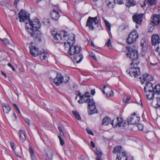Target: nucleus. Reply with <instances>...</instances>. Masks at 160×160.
Masks as SVG:
<instances>
[{
	"label": "nucleus",
	"mask_w": 160,
	"mask_h": 160,
	"mask_svg": "<svg viewBox=\"0 0 160 160\" xmlns=\"http://www.w3.org/2000/svg\"><path fill=\"white\" fill-rule=\"evenodd\" d=\"M43 22L45 25H50L51 23V22L49 19H44Z\"/></svg>",
	"instance_id": "nucleus-35"
},
{
	"label": "nucleus",
	"mask_w": 160,
	"mask_h": 160,
	"mask_svg": "<svg viewBox=\"0 0 160 160\" xmlns=\"http://www.w3.org/2000/svg\"><path fill=\"white\" fill-rule=\"evenodd\" d=\"M147 3L150 6H155L157 3V0H146Z\"/></svg>",
	"instance_id": "nucleus-28"
},
{
	"label": "nucleus",
	"mask_w": 160,
	"mask_h": 160,
	"mask_svg": "<svg viewBox=\"0 0 160 160\" xmlns=\"http://www.w3.org/2000/svg\"><path fill=\"white\" fill-rule=\"evenodd\" d=\"M105 3L107 6L111 8H113L115 3L114 0H106Z\"/></svg>",
	"instance_id": "nucleus-22"
},
{
	"label": "nucleus",
	"mask_w": 160,
	"mask_h": 160,
	"mask_svg": "<svg viewBox=\"0 0 160 160\" xmlns=\"http://www.w3.org/2000/svg\"><path fill=\"white\" fill-rule=\"evenodd\" d=\"M86 130L87 131V133L90 134V135H91L92 136H93L94 135V134L93 133V132H92V131L90 129L88 128H87L86 129Z\"/></svg>",
	"instance_id": "nucleus-39"
},
{
	"label": "nucleus",
	"mask_w": 160,
	"mask_h": 160,
	"mask_svg": "<svg viewBox=\"0 0 160 160\" xmlns=\"http://www.w3.org/2000/svg\"><path fill=\"white\" fill-rule=\"evenodd\" d=\"M91 42H89V44L90 46L93 47H95V48H97V47H96L94 44L93 42L92 41H90Z\"/></svg>",
	"instance_id": "nucleus-50"
},
{
	"label": "nucleus",
	"mask_w": 160,
	"mask_h": 160,
	"mask_svg": "<svg viewBox=\"0 0 160 160\" xmlns=\"http://www.w3.org/2000/svg\"><path fill=\"white\" fill-rule=\"evenodd\" d=\"M1 73L4 76V77H5V78H6L7 77V76L6 75V74L4 72H3L2 71H1Z\"/></svg>",
	"instance_id": "nucleus-58"
},
{
	"label": "nucleus",
	"mask_w": 160,
	"mask_h": 160,
	"mask_svg": "<svg viewBox=\"0 0 160 160\" xmlns=\"http://www.w3.org/2000/svg\"><path fill=\"white\" fill-rule=\"evenodd\" d=\"M61 12L60 10L54 9L50 12V15L52 19L57 21L60 17V13Z\"/></svg>",
	"instance_id": "nucleus-13"
},
{
	"label": "nucleus",
	"mask_w": 160,
	"mask_h": 160,
	"mask_svg": "<svg viewBox=\"0 0 160 160\" xmlns=\"http://www.w3.org/2000/svg\"><path fill=\"white\" fill-rule=\"evenodd\" d=\"M130 98V96H125L124 97L123 99V102L125 103H127L128 102Z\"/></svg>",
	"instance_id": "nucleus-34"
},
{
	"label": "nucleus",
	"mask_w": 160,
	"mask_h": 160,
	"mask_svg": "<svg viewBox=\"0 0 160 160\" xmlns=\"http://www.w3.org/2000/svg\"><path fill=\"white\" fill-rule=\"evenodd\" d=\"M143 17V14L142 13L136 14L133 16L132 17L133 20L136 23V27L137 28H138V26L141 24Z\"/></svg>",
	"instance_id": "nucleus-11"
},
{
	"label": "nucleus",
	"mask_w": 160,
	"mask_h": 160,
	"mask_svg": "<svg viewBox=\"0 0 160 160\" xmlns=\"http://www.w3.org/2000/svg\"><path fill=\"white\" fill-rule=\"evenodd\" d=\"M39 55V57L41 59L44 60L45 59L47 58V53L44 51H43L42 52H41Z\"/></svg>",
	"instance_id": "nucleus-27"
},
{
	"label": "nucleus",
	"mask_w": 160,
	"mask_h": 160,
	"mask_svg": "<svg viewBox=\"0 0 160 160\" xmlns=\"http://www.w3.org/2000/svg\"><path fill=\"white\" fill-rule=\"evenodd\" d=\"M138 38V34L135 30H132L129 33L126 40H137Z\"/></svg>",
	"instance_id": "nucleus-14"
},
{
	"label": "nucleus",
	"mask_w": 160,
	"mask_h": 160,
	"mask_svg": "<svg viewBox=\"0 0 160 160\" xmlns=\"http://www.w3.org/2000/svg\"><path fill=\"white\" fill-rule=\"evenodd\" d=\"M58 138H59L61 145L62 146H63L64 144L63 141L62 139L60 136H58Z\"/></svg>",
	"instance_id": "nucleus-41"
},
{
	"label": "nucleus",
	"mask_w": 160,
	"mask_h": 160,
	"mask_svg": "<svg viewBox=\"0 0 160 160\" xmlns=\"http://www.w3.org/2000/svg\"><path fill=\"white\" fill-rule=\"evenodd\" d=\"M19 1V0H15L14 2V5L16 6H17Z\"/></svg>",
	"instance_id": "nucleus-49"
},
{
	"label": "nucleus",
	"mask_w": 160,
	"mask_h": 160,
	"mask_svg": "<svg viewBox=\"0 0 160 160\" xmlns=\"http://www.w3.org/2000/svg\"><path fill=\"white\" fill-rule=\"evenodd\" d=\"M29 151L32 160H37V158L34 154L32 148L31 146H29Z\"/></svg>",
	"instance_id": "nucleus-26"
},
{
	"label": "nucleus",
	"mask_w": 160,
	"mask_h": 160,
	"mask_svg": "<svg viewBox=\"0 0 160 160\" xmlns=\"http://www.w3.org/2000/svg\"><path fill=\"white\" fill-rule=\"evenodd\" d=\"M126 49L128 51L126 54L127 57L133 62L137 61L138 57V53L137 50L132 48L128 47H126Z\"/></svg>",
	"instance_id": "nucleus-8"
},
{
	"label": "nucleus",
	"mask_w": 160,
	"mask_h": 160,
	"mask_svg": "<svg viewBox=\"0 0 160 160\" xmlns=\"http://www.w3.org/2000/svg\"><path fill=\"white\" fill-rule=\"evenodd\" d=\"M82 1V0H75L74 1L75 2H80V1Z\"/></svg>",
	"instance_id": "nucleus-61"
},
{
	"label": "nucleus",
	"mask_w": 160,
	"mask_h": 160,
	"mask_svg": "<svg viewBox=\"0 0 160 160\" xmlns=\"http://www.w3.org/2000/svg\"><path fill=\"white\" fill-rule=\"evenodd\" d=\"M52 75L54 74L56 75V78L53 79V82L57 86H58L62 83H66L67 82L69 78L68 76H63L60 73H58L55 72H52Z\"/></svg>",
	"instance_id": "nucleus-6"
},
{
	"label": "nucleus",
	"mask_w": 160,
	"mask_h": 160,
	"mask_svg": "<svg viewBox=\"0 0 160 160\" xmlns=\"http://www.w3.org/2000/svg\"><path fill=\"white\" fill-rule=\"evenodd\" d=\"M115 2L119 4H122L123 3V0H114Z\"/></svg>",
	"instance_id": "nucleus-44"
},
{
	"label": "nucleus",
	"mask_w": 160,
	"mask_h": 160,
	"mask_svg": "<svg viewBox=\"0 0 160 160\" xmlns=\"http://www.w3.org/2000/svg\"><path fill=\"white\" fill-rule=\"evenodd\" d=\"M109 124H111L114 128L125 127L128 124V123L126 122L121 118H117L113 119L112 121H111V119L108 117H106L102 119V125H108Z\"/></svg>",
	"instance_id": "nucleus-5"
},
{
	"label": "nucleus",
	"mask_w": 160,
	"mask_h": 160,
	"mask_svg": "<svg viewBox=\"0 0 160 160\" xmlns=\"http://www.w3.org/2000/svg\"><path fill=\"white\" fill-rule=\"evenodd\" d=\"M99 21L98 19V17H89L87 20L86 26L88 27L89 29L93 30L95 28L93 24L96 27H98L99 26Z\"/></svg>",
	"instance_id": "nucleus-7"
},
{
	"label": "nucleus",
	"mask_w": 160,
	"mask_h": 160,
	"mask_svg": "<svg viewBox=\"0 0 160 160\" xmlns=\"http://www.w3.org/2000/svg\"><path fill=\"white\" fill-rule=\"evenodd\" d=\"M25 122H27L28 125L30 124V121L29 120L28 118H26L25 120Z\"/></svg>",
	"instance_id": "nucleus-54"
},
{
	"label": "nucleus",
	"mask_w": 160,
	"mask_h": 160,
	"mask_svg": "<svg viewBox=\"0 0 160 160\" xmlns=\"http://www.w3.org/2000/svg\"><path fill=\"white\" fill-rule=\"evenodd\" d=\"M106 95L108 97L112 96L113 95V92L112 90H110V92H107L106 93Z\"/></svg>",
	"instance_id": "nucleus-38"
},
{
	"label": "nucleus",
	"mask_w": 160,
	"mask_h": 160,
	"mask_svg": "<svg viewBox=\"0 0 160 160\" xmlns=\"http://www.w3.org/2000/svg\"><path fill=\"white\" fill-rule=\"evenodd\" d=\"M75 41H66L64 42L65 47L69 48L68 53L70 55H75L73 58V61L77 63L80 62L83 58L82 54H79L82 51L81 47L75 45Z\"/></svg>",
	"instance_id": "nucleus-2"
},
{
	"label": "nucleus",
	"mask_w": 160,
	"mask_h": 160,
	"mask_svg": "<svg viewBox=\"0 0 160 160\" xmlns=\"http://www.w3.org/2000/svg\"><path fill=\"white\" fill-rule=\"evenodd\" d=\"M151 22L153 25H158L160 23V18L157 14L154 15L153 16Z\"/></svg>",
	"instance_id": "nucleus-19"
},
{
	"label": "nucleus",
	"mask_w": 160,
	"mask_h": 160,
	"mask_svg": "<svg viewBox=\"0 0 160 160\" xmlns=\"http://www.w3.org/2000/svg\"><path fill=\"white\" fill-rule=\"evenodd\" d=\"M140 5L142 8L146 6V0H145L143 2L140 3Z\"/></svg>",
	"instance_id": "nucleus-43"
},
{
	"label": "nucleus",
	"mask_w": 160,
	"mask_h": 160,
	"mask_svg": "<svg viewBox=\"0 0 160 160\" xmlns=\"http://www.w3.org/2000/svg\"><path fill=\"white\" fill-rule=\"evenodd\" d=\"M2 43L5 45H7L8 44V41H1Z\"/></svg>",
	"instance_id": "nucleus-45"
},
{
	"label": "nucleus",
	"mask_w": 160,
	"mask_h": 160,
	"mask_svg": "<svg viewBox=\"0 0 160 160\" xmlns=\"http://www.w3.org/2000/svg\"><path fill=\"white\" fill-rule=\"evenodd\" d=\"M75 99L76 100L79 99L78 100V102L79 103H82L85 102L88 104L89 114L92 115L97 112L94 102L92 99L91 98L88 92L85 93L83 95H82L79 93Z\"/></svg>",
	"instance_id": "nucleus-3"
},
{
	"label": "nucleus",
	"mask_w": 160,
	"mask_h": 160,
	"mask_svg": "<svg viewBox=\"0 0 160 160\" xmlns=\"http://www.w3.org/2000/svg\"><path fill=\"white\" fill-rule=\"evenodd\" d=\"M158 58L160 60V53L159 54L158 56Z\"/></svg>",
	"instance_id": "nucleus-63"
},
{
	"label": "nucleus",
	"mask_w": 160,
	"mask_h": 160,
	"mask_svg": "<svg viewBox=\"0 0 160 160\" xmlns=\"http://www.w3.org/2000/svg\"><path fill=\"white\" fill-rule=\"evenodd\" d=\"M64 152H65V154H66V155H68V152H67V150H65L64 151Z\"/></svg>",
	"instance_id": "nucleus-62"
},
{
	"label": "nucleus",
	"mask_w": 160,
	"mask_h": 160,
	"mask_svg": "<svg viewBox=\"0 0 160 160\" xmlns=\"http://www.w3.org/2000/svg\"><path fill=\"white\" fill-rule=\"evenodd\" d=\"M137 127L139 130H142L143 128V125L139 123L137 125Z\"/></svg>",
	"instance_id": "nucleus-37"
},
{
	"label": "nucleus",
	"mask_w": 160,
	"mask_h": 160,
	"mask_svg": "<svg viewBox=\"0 0 160 160\" xmlns=\"http://www.w3.org/2000/svg\"><path fill=\"white\" fill-rule=\"evenodd\" d=\"M151 40H160L159 36L158 34H153Z\"/></svg>",
	"instance_id": "nucleus-32"
},
{
	"label": "nucleus",
	"mask_w": 160,
	"mask_h": 160,
	"mask_svg": "<svg viewBox=\"0 0 160 160\" xmlns=\"http://www.w3.org/2000/svg\"><path fill=\"white\" fill-rule=\"evenodd\" d=\"M141 46L142 50L143 52H146L148 48V43L145 41H141Z\"/></svg>",
	"instance_id": "nucleus-25"
},
{
	"label": "nucleus",
	"mask_w": 160,
	"mask_h": 160,
	"mask_svg": "<svg viewBox=\"0 0 160 160\" xmlns=\"http://www.w3.org/2000/svg\"><path fill=\"white\" fill-rule=\"evenodd\" d=\"M18 135L20 141L22 142H24L26 139V131L23 129L19 130Z\"/></svg>",
	"instance_id": "nucleus-16"
},
{
	"label": "nucleus",
	"mask_w": 160,
	"mask_h": 160,
	"mask_svg": "<svg viewBox=\"0 0 160 160\" xmlns=\"http://www.w3.org/2000/svg\"><path fill=\"white\" fill-rule=\"evenodd\" d=\"M154 92L153 91H146L145 92V95L146 96L147 98L149 100H151L154 97Z\"/></svg>",
	"instance_id": "nucleus-23"
},
{
	"label": "nucleus",
	"mask_w": 160,
	"mask_h": 160,
	"mask_svg": "<svg viewBox=\"0 0 160 160\" xmlns=\"http://www.w3.org/2000/svg\"><path fill=\"white\" fill-rule=\"evenodd\" d=\"M13 106H14V107L16 108V110L19 112H20V110H19V109L18 108V106H17V105L16 104H13Z\"/></svg>",
	"instance_id": "nucleus-52"
},
{
	"label": "nucleus",
	"mask_w": 160,
	"mask_h": 160,
	"mask_svg": "<svg viewBox=\"0 0 160 160\" xmlns=\"http://www.w3.org/2000/svg\"><path fill=\"white\" fill-rule=\"evenodd\" d=\"M41 41H35L34 42V45H32L30 47V53L32 56L36 57L38 55L41 51H39L38 49L35 46L39 47V45L41 44Z\"/></svg>",
	"instance_id": "nucleus-10"
},
{
	"label": "nucleus",
	"mask_w": 160,
	"mask_h": 160,
	"mask_svg": "<svg viewBox=\"0 0 160 160\" xmlns=\"http://www.w3.org/2000/svg\"><path fill=\"white\" fill-rule=\"evenodd\" d=\"M111 42L110 41H108L106 45H107L108 47H109L111 46Z\"/></svg>",
	"instance_id": "nucleus-53"
},
{
	"label": "nucleus",
	"mask_w": 160,
	"mask_h": 160,
	"mask_svg": "<svg viewBox=\"0 0 160 160\" xmlns=\"http://www.w3.org/2000/svg\"><path fill=\"white\" fill-rule=\"evenodd\" d=\"M77 87V85L73 83L71 86V88L73 89H75Z\"/></svg>",
	"instance_id": "nucleus-48"
},
{
	"label": "nucleus",
	"mask_w": 160,
	"mask_h": 160,
	"mask_svg": "<svg viewBox=\"0 0 160 160\" xmlns=\"http://www.w3.org/2000/svg\"><path fill=\"white\" fill-rule=\"evenodd\" d=\"M122 150V147L120 146H118L115 147L113 149V152L114 153H117V154L118 153L122 152L121 151Z\"/></svg>",
	"instance_id": "nucleus-29"
},
{
	"label": "nucleus",
	"mask_w": 160,
	"mask_h": 160,
	"mask_svg": "<svg viewBox=\"0 0 160 160\" xmlns=\"http://www.w3.org/2000/svg\"><path fill=\"white\" fill-rule=\"evenodd\" d=\"M10 145L11 147H12V149H13V148L14 146V143L13 142H11L10 143Z\"/></svg>",
	"instance_id": "nucleus-57"
},
{
	"label": "nucleus",
	"mask_w": 160,
	"mask_h": 160,
	"mask_svg": "<svg viewBox=\"0 0 160 160\" xmlns=\"http://www.w3.org/2000/svg\"><path fill=\"white\" fill-rule=\"evenodd\" d=\"M72 113L78 120H80L81 119V118L78 112L77 111H72Z\"/></svg>",
	"instance_id": "nucleus-31"
},
{
	"label": "nucleus",
	"mask_w": 160,
	"mask_h": 160,
	"mask_svg": "<svg viewBox=\"0 0 160 160\" xmlns=\"http://www.w3.org/2000/svg\"><path fill=\"white\" fill-rule=\"evenodd\" d=\"M91 93L92 95H94L95 93V90L92 89V90H91Z\"/></svg>",
	"instance_id": "nucleus-56"
},
{
	"label": "nucleus",
	"mask_w": 160,
	"mask_h": 160,
	"mask_svg": "<svg viewBox=\"0 0 160 160\" xmlns=\"http://www.w3.org/2000/svg\"><path fill=\"white\" fill-rule=\"evenodd\" d=\"M51 36L55 40H75V35L73 33L68 34L64 31L62 30L57 32L54 30L51 31Z\"/></svg>",
	"instance_id": "nucleus-4"
},
{
	"label": "nucleus",
	"mask_w": 160,
	"mask_h": 160,
	"mask_svg": "<svg viewBox=\"0 0 160 160\" xmlns=\"http://www.w3.org/2000/svg\"><path fill=\"white\" fill-rule=\"evenodd\" d=\"M60 132V135L61 136H63V135L64 133L62 131L60 132Z\"/></svg>",
	"instance_id": "nucleus-59"
},
{
	"label": "nucleus",
	"mask_w": 160,
	"mask_h": 160,
	"mask_svg": "<svg viewBox=\"0 0 160 160\" xmlns=\"http://www.w3.org/2000/svg\"><path fill=\"white\" fill-rule=\"evenodd\" d=\"M153 80V78L151 75L148 73H145L143 75L142 79L141 81V83L142 84H143L145 82L146 83L150 82Z\"/></svg>",
	"instance_id": "nucleus-15"
},
{
	"label": "nucleus",
	"mask_w": 160,
	"mask_h": 160,
	"mask_svg": "<svg viewBox=\"0 0 160 160\" xmlns=\"http://www.w3.org/2000/svg\"><path fill=\"white\" fill-rule=\"evenodd\" d=\"M152 45L156 46L157 45L159 44L160 46V41H151Z\"/></svg>",
	"instance_id": "nucleus-36"
},
{
	"label": "nucleus",
	"mask_w": 160,
	"mask_h": 160,
	"mask_svg": "<svg viewBox=\"0 0 160 160\" xmlns=\"http://www.w3.org/2000/svg\"><path fill=\"white\" fill-rule=\"evenodd\" d=\"M89 56L92 57L95 60H97V58L95 54L92 52H90L89 53Z\"/></svg>",
	"instance_id": "nucleus-40"
},
{
	"label": "nucleus",
	"mask_w": 160,
	"mask_h": 160,
	"mask_svg": "<svg viewBox=\"0 0 160 160\" xmlns=\"http://www.w3.org/2000/svg\"><path fill=\"white\" fill-rule=\"evenodd\" d=\"M133 41H126V43H127L128 44H132L134 42H133Z\"/></svg>",
	"instance_id": "nucleus-51"
},
{
	"label": "nucleus",
	"mask_w": 160,
	"mask_h": 160,
	"mask_svg": "<svg viewBox=\"0 0 160 160\" xmlns=\"http://www.w3.org/2000/svg\"><path fill=\"white\" fill-rule=\"evenodd\" d=\"M47 156L49 159L52 158V152L49 151L48 153L47 154Z\"/></svg>",
	"instance_id": "nucleus-42"
},
{
	"label": "nucleus",
	"mask_w": 160,
	"mask_h": 160,
	"mask_svg": "<svg viewBox=\"0 0 160 160\" xmlns=\"http://www.w3.org/2000/svg\"><path fill=\"white\" fill-rule=\"evenodd\" d=\"M91 144L92 148H94L95 147V144L92 141H91Z\"/></svg>",
	"instance_id": "nucleus-55"
},
{
	"label": "nucleus",
	"mask_w": 160,
	"mask_h": 160,
	"mask_svg": "<svg viewBox=\"0 0 160 160\" xmlns=\"http://www.w3.org/2000/svg\"><path fill=\"white\" fill-rule=\"evenodd\" d=\"M19 21L25 22L26 30L34 39L41 40L42 34L39 30L41 27V23L39 19L35 18L30 19V14L25 10H21L18 13Z\"/></svg>",
	"instance_id": "nucleus-1"
},
{
	"label": "nucleus",
	"mask_w": 160,
	"mask_h": 160,
	"mask_svg": "<svg viewBox=\"0 0 160 160\" xmlns=\"http://www.w3.org/2000/svg\"><path fill=\"white\" fill-rule=\"evenodd\" d=\"M2 107L4 113L8 114L11 110V107L8 104L5 103L2 104Z\"/></svg>",
	"instance_id": "nucleus-21"
},
{
	"label": "nucleus",
	"mask_w": 160,
	"mask_h": 160,
	"mask_svg": "<svg viewBox=\"0 0 160 160\" xmlns=\"http://www.w3.org/2000/svg\"><path fill=\"white\" fill-rule=\"evenodd\" d=\"M144 92L146 91H151L153 90V88L152 87V84L150 82L146 83L145 86L144 88Z\"/></svg>",
	"instance_id": "nucleus-20"
},
{
	"label": "nucleus",
	"mask_w": 160,
	"mask_h": 160,
	"mask_svg": "<svg viewBox=\"0 0 160 160\" xmlns=\"http://www.w3.org/2000/svg\"><path fill=\"white\" fill-rule=\"evenodd\" d=\"M139 117L134 113L128 118V122L129 124H135L139 122Z\"/></svg>",
	"instance_id": "nucleus-12"
},
{
	"label": "nucleus",
	"mask_w": 160,
	"mask_h": 160,
	"mask_svg": "<svg viewBox=\"0 0 160 160\" xmlns=\"http://www.w3.org/2000/svg\"><path fill=\"white\" fill-rule=\"evenodd\" d=\"M8 65L9 67H10L12 69V70L13 71H15V69L14 68L13 66L12 65L11 63H8Z\"/></svg>",
	"instance_id": "nucleus-46"
},
{
	"label": "nucleus",
	"mask_w": 160,
	"mask_h": 160,
	"mask_svg": "<svg viewBox=\"0 0 160 160\" xmlns=\"http://www.w3.org/2000/svg\"><path fill=\"white\" fill-rule=\"evenodd\" d=\"M136 4V1L134 0H127L125 5L127 7H130L134 6Z\"/></svg>",
	"instance_id": "nucleus-24"
},
{
	"label": "nucleus",
	"mask_w": 160,
	"mask_h": 160,
	"mask_svg": "<svg viewBox=\"0 0 160 160\" xmlns=\"http://www.w3.org/2000/svg\"><path fill=\"white\" fill-rule=\"evenodd\" d=\"M127 157L125 152L118 153L117 154L116 160H127Z\"/></svg>",
	"instance_id": "nucleus-17"
},
{
	"label": "nucleus",
	"mask_w": 160,
	"mask_h": 160,
	"mask_svg": "<svg viewBox=\"0 0 160 160\" xmlns=\"http://www.w3.org/2000/svg\"><path fill=\"white\" fill-rule=\"evenodd\" d=\"M58 128L59 132L62 131V129L60 127H58Z\"/></svg>",
	"instance_id": "nucleus-60"
},
{
	"label": "nucleus",
	"mask_w": 160,
	"mask_h": 160,
	"mask_svg": "<svg viewBox=\"0 0 160 160\" xmlns=\"http://www.w3.org/2000/svg\"><path fill=\"white\" fill-rule=\"evenodd\" d=\"M95 152L97 155L99 157H100L102 155V152L99 149L97 148H96Z\"/></svg>",
	"instance_id": "nucleus-33"
},
{
	"label": "nucleus",
	"mask_w": 160,
	"mask_h": 160,
	"mask_svg": "<svg viewBox=\"0 0 160 160\" xmlns=\"http://www.w3.org/2000/svg\"><path fill=\"white\" fill-rule=\"evenodd\" d=\"M103 20L104 22L105 26L108 30L110 31L111 29V25L110 23L104 18H103Z\"/></svg>",
	"instance_id": "nucleus-30"
},
{
	"label": "nucleus",
	"mask_w": 160,
	"mask_h": 160,
	"mask_svg": "<svg viewBox=\"0 0 160 160\" xmlns=\"http://www.w3.org/2000/svg\"><path fill=\"white\" fill-rule=\"evenodd\" d=\"M126 72L131 77L134 78L137 77L140 74V68L136 65L128 68Z\"/></svg>",
	"instance_id": "nucleus-9"
},
{
	"label": "nucleus",
	"mask_w": 160,
	"mask_h": 160,
	"mask_svg": "<svg viewBox=\"0 0 160 160\" xmlns=\"http://www.w3.org/2000/svg\"><path fill=\"white\" fill-rule=\"evenodd\" d=\"M96 160H101V159L99 158H96Z\"/></svg>",
	"instance_id": "nucleus-64"
},
{
	"label": "nucleus",
	"mask_w": 160,
	"mask_h": 160,
	"mask_svg": "<svg viewBox=\"0 0 160 160\" xmlns=\"http://www.w3.org/2000/svg\"><path fill=\"white\" fill-rule=\"evenodd\" d=\"M152 106L156 108L160 106V97H158L154 99L151 102Z\"/></svg>",
	"instance_id": "nucleus-18"
},
{
	"label": "nucleus",
	"mask_w": 160,
	"mask_h": 160,
	"mask_svg": "<svg viewBox=\"0 0 160 160\" xmlns=\"http://www.w3.org/2000/svg\"><path fill=\"white\" fill-rule=\"evenodd\" d=\"M106 88V87L105 86H103V88H102V86H101L100 87V89L102 90V92L103 93V94L105 93V92L104 90V89H105Z\"/></svg>",
	"instance_id": "nucleus-47"
}]
</instances>
